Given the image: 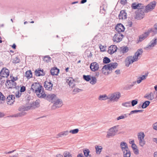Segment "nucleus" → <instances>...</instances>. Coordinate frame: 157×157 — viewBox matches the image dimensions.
Returning <instances> with one entry per match:
<instances>
[{
	"label": "nucleus",
	"instance_id": "nucleus-1",
	"mask_svg": "<svg viewBox=\"0 0 157 157\" xmlns=\"http://www.w3.org/2000/svg\"><path fill=\"white\" fill-rule=\"evenodd\" d=\"M143 52L142 49H140L137 50L134 56H130L127 57L124 60L125 66L128 67L131 64L137 61L139 59V57L142 55Z\"/></svg>",
	"mask_w": 157,
	"mask_h": 157
},
{
	"label": "nucleus",
	"instance_id": "nucleus-2",
	"mask_svg": "<svg viewBox=\"0 0 157 157\" xmlns=\"http://www.w3.org/2000/svg\"><path fill=\"white\" fill-rule=\"evenodd\" d=\"M118 125H116L110 128L107 132L106 137L109 138L115 136L118 130Z\"/></svg>",
	"mask_w": 157,
	"mask_h": 157
},
{
	"label": "nucleus",
	"instance_id": "nucleus-3",
	"mask_svg": "<svg viewBox=\"0 0 157 157\" xmlns=\"http://www.w3.org/2000/svg\"><path fill=\"white\" fill-rule=\"evenodd\" d=\"M120 97L121 94L118 92L111 94L108 96L109 99L111 101H117Z\"/></svg>",
	"mask_w": 157,
	"mask_h": 157
},
{
	"label": "nucleus",
	"instance_id": "nucleus-4",
	"mask_svg": "<svg viewBox=\"0 0 157 157\" xmlns=\"http://www.w3.org/2000/svg\"><path fill=\"white\" fill-rule=\"evenodd\" d=\"M156 2L155 1H153L146 6L145 8V12L147 13L153 10L156 5Z\"/></svg>",
	"mask_w": 157,
	"mask_h": 157
},
{
	"label": "nucleus",
	"instance_id": "nucleus-5",
	"mask_svg": "<svg viewBox=\"0 0 157 157\" xmlns=\"http://www.w3.org/2000/svg\"><path fill=\"white\" fill-rule=\"evenodd\" d=\"M40 88H42L43 87L39 83L35 82L33 83L31 86V89L34 92H39L40 91Z\"/></svg>",
	"mask_w": 157,
	"mask_h": 157
},
{
	"label": "nucleus",
	"instance_id": "nucleus-6",
	"mask_svg": "<svg viewBox=\"0 0 157 157\" xmlns=\"http://www.w3.org/2000/svg\"><path fill=\"white\" fill-rule=\"evenodd\" d=\"M123 37V35L120 33H116L113 37V41L116 43L119 42L122 40Z\"/></svg>",
	"mask_w": 157,
	"mask_h": 157
},
{
	"label": "nucleus",
	"instance_id": "nucleus-7",
	"mask_svg": "<svg viewBox=\"0 0 157 157\" xmlns=\"http://www.w3.org/2000/svg\"><path fill=\"white\" fill-rule=\"evenodd\" d=\"M5 85L7 89H12L16 88L17 83L13 80H7Z\"/></svg>",
	"mask_w": 157,
	"mask_h": 157
},
{
	"label": "nucleus",
	"instance_id": "nucleus-8",
	"mask_svg": "<svg viewBox=\"0 0 157 157\" xmlns=\"http://www.w3.org/2000/svg\"><path fill=\"white\" fill-rule=\"evenodd\" d=\"M157 43V38L156 37L153 39L150 42L149 44L147 46L144 48V49L146 50L151 49L152 47H154Z\"/></svg>",
	"mask_w": 157,
	"mask_h": 157
},
{
	"label": "nucleus",
	"instance_id": "nucleus-9",
	"mask_svg": "<svg viewBox=\"0 0 157 157\" xmlns=\"http://www.w3.org/2000/svg\"><path fill=\"white\" fill-rule=\"evenodd\" d=\"M35 108V106L33 104H30L26 106H22L18 109V110L20 111H27L30 109H32Z\"/></svg>",
	"mask_w": 157,
	"mask_h": 157
},
{
	"label": "nucleus",
	"instance_id": "nucleus-10",
	"mask_svg": "<svg viewBox=\"0 0 157 157\" xmlns=\"http://www.w3.org/2000/svg\"><path fill=\"white\" fill-rule=\"evenodd\" d=\"M151 32H153L152 29H149L147 32L144 33V34L140 35L139 37V41H142L148 36L149 33H151Z\"/></svg>",
	"mask_w": 157,
	"mask_h": 157
},
{
	"label": "nucleus",
	"instance_id": "nucleus-11",
	"mask_svg": "<svg viewBox=\"0 0 157 157\" xmlns=\"http://www.w3.org/2000/svg\"><path fill=\"white\" fill-rule=\"evenodd\" d=\"M62 101L59 99H57L54 102L52 106V109H55L56 108H58L62 106Z\"/></svg>",
	"mask_w": 157,
	"mask_h": 157
},
{
	"label": "nucleus",
	"instance_id": "nucleus-12",
	"mask_svg": "<svg viewBox=\"0 0 157 157\" xmlns=\"http://www.w3.org/2000/svg\"><path fill=\"white\" fill-rule=\"evenodd\" d=\"M145 10H138L136 15V18L140 20L143 18L144 16Z\"/></svg>",
	"mask_w": 157,
	"mask_h": 157
},
{
	"label": "nucleus",
	"instance_id": "nucleus-13",
	"mask_svg": "<svg viewBox=\"0 0 157 157\" xmlns=\"http://www.w3.org/2000/svg\"><path fill=\"white\" fill-rule=\"evenodd\" d=\"M90 67L91 71H95L98 70L99 65L96 62H93L90 64Z\"/></svg>",
	"mask_w": 157,
	"mask_h": 157
},
{
	"label": "nucleus",
	"instance_id": "nucleus-14",
	"mask_svg": "<svg viewBox=\"0 0 157 157\" xmlns=\"http://www.w3.org/2000/svg\"><path fill=\"white\" fill-rule=\"evenodd\" d=\"M0 75L2 77L7 78L9 75V71L8 69L3 68L0 72Z\"/></svg>",
	"mask_w": 157,
	"mask_h": 157
},
{
	"label": "nucleus",
	"instance_id": "nucleus-15",
	"mask_svg": "<svg viewBox=\"0 0 157 157\" xmlns=\"http://www.w3.org/2000/svg\"><path fill=\"white\" fill-rule=\"evenodd\" d=\"M15 96L13 95H11L8 96L6 98V101L8 105H11L13 104L15 101Z\"/></svg>",
	"mask_w": 157,
	"mask_h": 157
},
{
	"label": "nucleus",
	"instance_id": "nucleus-16",
	"mask_svg": "<svg viewBox=\"0 0 157 157\" xmlns=\"http://www.w3.org/2000/svg\"><path fill=\"white\" fill-rule=\"evenodd\" d=\"M125 28L121 24H118L116 26L115 30L118 33L123 32Z\"/></svg>",
	"mask_w": 157,
	"mask_h": 157
},
{
	"label": "nucleus",
	"instance_id": "nucleus-17",
	"mask_svg": "<svg viewBox=\"0 0 157 157\" xmlns=\"http://www.w3.org/2000/svg\"><path fill=\"white\" fill-rule=\"evenodd\" d=\"M66 82L71 88L73 87L75 85V82L73 79L71 77H68L67 78Z\"/></svg>",
	"mask_w": 157,
	"mask_h": 157
},
{
	"label": "nucleus",
	"instance_id": "nucleus-18",
	"mask_svg": "<svg viewBox=\"0 0 157 157\" xmlns=\"http://www.w3.org/2000/svg\"><path fill=\"white\" fill-rule=\"evenodd\" d=\"M40 90L39 92H35L37 96L40 98H44L46 96V95L44 92V89L42 88H40Z\"/></svg>",
	"mask_w": 157,
	"mask_h": 157
},
{
	"label": "nucleus",
	"instance_id": "nucleus-19",
	"mask_svg": "<svg viewBox=\"0 0 157 157\" xmlns=\"http://www.w3.org/2000/svg\"><path fill=\"white\" fill-rule=\"evenodd\" d=\"M106 65L108 67V69L110 71L112 69L116 68L118 66V63H110Z\"/></svg>",
	"mask_w": 157,
	"mask_h": 157
},
{
	"label": "nucleus",
	"instance_id": "nucleus-20",
	"mask_svg": "<svg viewBox=\"0 0 157 157\" xmlns=\"http://www.w3.org/2000/svg\"><path fill=\"white\" fill-rule=\"evenodd\" d=\"M45 73L43 69H38L35 71V74L37 76H43L45 75Z\"/></svg>",
	"mask_w": 157,
	"mask_h": 157
},
{
	"label": "nucleus",
	"instance_id": "nucleus-21",
	"mask_svg": "<svg viewBox=\"0 0 157 157\" xmlns=\"http://www.w3.org/2000/svg\"><path fill=\"white\" fill-rule=\"evenodd\" d=\"M117 49V48L116 45H111L109 48L108 52L109 53L112 54L116 51Z\"/></svg>",
	"mask_w": 157,
	"mask_h": 157
},
{
	"label": "nucleus",
	"instance_id": "nucleus-22",
	"mask_svg": "<svg viewBox=\"0 0 157 157\" xmlns=\"http://www.w3.org/2000/svg\"><path fill=\"white\" fill-rule=\"evenodd\" d=\"M52 86L53 84L51 83L50 81L49 82L45 81L44 82V86L46 88V90H51L52 89Z\"/></svg>",
	"mask_w": 157,
	"mask_h": 157
},
{
	"label": "nucleus",
	"instance_id": "nucleus-23",
	"mask_svg": "<svg viewBox=\"0 0 157 157\" xmlns=\"http://www.w3.org/2000/svg\"><path fill=\"white\" fill-rule=\"evenodd\" d=\"M69 133V132L68 130L61 132L56 135V138H58L62 136H66L68 135Z\"/></svg>",
	"mask_w": 157,
	"mask_h": 157
},
{
	"label": "nucleus",
	"instance_id": "nucleus-24",
	"mask_svg": "<svg viewBox=\"0 0 157 157\" xmlns=\"http://www.w3.org/2000/svg\"><path fill=\"white\" fill-rule=\"evenodd\" d=\"M119 18L120 19H125L127 18V13L125 10H122L120 11L119 15Z\"/></svg>",
	"mask_w": 157,
	"mask_h": 157
},
{
	"label": "nucleus",
	"instance_id": "nucleus-25",
	"mask_svg": "<svg viewBox=\"0 0 157 157\" xmlns=\"http://www.w3.org/2000/svg\"><path fill=\"white\" fill-rule=\"evenodd\" d=\"M148 73H146L144 75L141 77H140L138 78V80L136 82L138 84L140 83L142 80L145 79L148 75Z\"/></svg>",
	"mask_w": 157,
	"mask_h": 157
},
{
	"label": "nucleus",
	"instance_id": "nucleus-26",
	"mask_svg": "<svg viewBox=\"0 0 157 157\" xmlns=\"http://www.w3.org/2000/svg\"><path fill=\"white\" fill-rule=\"evenodd\" d=\"M50 72L51 75H57L59 72V70L56 67H54L51 69Z\"/></svg>",
	"mask_w": 157,
	"mask_h": 157
},
{
	"label": "nucleus",
	"instance_id": "nucleus-27",
	"mask_svg": "<svg viewBox=\"0 0 157 157\" xmlns=\"http://www.w3.org/2000/svg\"><path fill=\"white\" fill-rule=\"evenodd\" d=\"M144 98L148 100H152L154 98V95L152 92H151L149 94H146L144 96Z\"/></svg>",
	"mask_w": 157,
	"mask_h": 157
},
{
	"label": "nucleus",
	"instance_id": "nucleus-28",
	"mask_svg": "<svg viewBox=\"0 0 157 157\" xmlns=\"http://www.w3.org/2000/svg\"><path fill=\"white\" fill-rule=\"evenodd\" d=\"M128 48L127 46H123L120 48V52L121 54H124L128 52Z\"/></svg>",
	"mask_w": 157,
	"mask_h": 157
},
{
	"label": "nucleus",
	"instance_id": "nucleus-29",
	"mask_svg": "<svg viewBox=\"0 0 157 157\" xmlns=\"http://www.w3.org/2000/svg\"><path fill=\"white\" fill-rule=\"evenodd\" d=\"M123 153L124 157H130L131 155V152L128 149H125L122 151Z\"/></svg>",
	"mask_w": 157,
	"mask_h": 157
},
{
	"label": "nucleus",
	"instance_id": "nucleus-30",
	"mask_svg": "<svg viewBox=\"0 0 157 157\" xmlns=\"http://www.w3.org/2000/svg\"><path fill=\"white\" fill-rule=\"evenodd\" d=\"M120 146L122 151L128 149L127 143L124 142H121Z\"/></svg>",
	"mask_w": 157,
	"mask_h": 157
},
{
	"label": "nucleus",
	"instance_id": "nucleus-31",
	"mask_svg": "<svg viewBox=\"0 0 157 157\" xmlns=\"http://www.w3.org/2000/svg\"><path fill=\"white\" fill-rule=\"evenodd\" d=\"M95 149L97 154L99 155L100 154L103 148L101 146L96 145L95 146Z\"/></svg>",
	"mask_w": 157,
	"mask_h": 157
},
{
	"label": "nucleus",
	"instance_id": "nucleus-32",
	"mask_svg": "<svg viewBox=\"0 0 157 157\" xmlns=\"http://www.w3.org/2000/svg\"><path fill=\"white\" fill-rule=\"evenodd\" d=\"M25 76L28 79H29L32 77V73L30 70L27 71L25 72Z\"/></svg>",
	"mask_w": 157,
	"mask_h": 157
},
{
	"label": "nucleus",
	"instance_id": "nucleus-33",
	"mask_svg": "<svg viewBox=\"0 0 157 157\" xmlns=\"http://www.w3.org/2000/svg\"><path fill=\"white\" fill-rule=\"evenodd\" d=\"M56 97V95L54 94H48L47 96V99L48 100L50 101L55 99Z\"/></svg>",
	"mask_w": 157,
	"mask_h": 157
},
{
	"label": "nucleus",
	"instance_id": "nucleus-34",
	"mask_svg": "<svg viewBox=\"0 0 157 157\" xmlns=\"http://www.w3.org/2000/svg\"><path fill=\"white\" fill-rule=\"evenodd\" d=\"M84 155L86 157H91V155L89 153L90 151L89 149H86L83 150Z\"/></svg>",
	"mask_w": 157,
	"mask_h": 157
},
{
	"label": "nucleus",
	"instance_id": "nucleus-35",
	"mask_svg": "<svg viewBox=\"0 0 157 157\" xmlns=\"http://www.w3.org/2000/svg\"><path fill=\"white\" fill-rule=\"evenodd\" d=\"M26 114L25 112H21V113H16L14 114V117H21L23 116H25Z\"/></svg>",
	"mask_w": 157,
	"mask_h": 157
},
{
	"label": "nucleus",
	"instance_id": "nucleus-36",
	"mask_svg": "<svg viewBox=\"0 0 157 157\" xmlns=\"http://www.w3.org/2000/svg\"><path fill=\"white\" fill-rule=\"evenodd\" d=\"M91 80L90 82V83L93 85L95 84L97 81V79L95 76H92L91 77Z\"/></svg>",
	"mask_w": 157,
	"mask_h": 157
},
{
	"label": "nucleus",
	"instance_id": "nucleus-37",
	"mask_svg": "<svg viewBox=\"0 0 157 157\" xmlns=\"http://www.w3.org/2000/svg\"><path fill=\"white\" fill-rule=\"evenodd\" d=\"M145 137V135L143 132H140L138 134V137L139 140L144 139Z\"/></svg>",
	"mask_w": 157,
	"mask_h": 157
},
{
	"label": "nucleus",
	"instance_id": "nucleus-38",
	"mask_svg": "<svg viewBox=\"0 0 157 157\" xmlns=\"http://www.w3.org/2000/svg\"><path fill=\"white\" fill-rule=\"evenodd\" d=\"M107 99H109L108 96L106 95H101L98 98V99L100 100H105Z\"/></svg>",
	"mask_w": 157,
	"mask_h": 157
},
{
	"label": "nucleus",
	"instance_id": "nucleus-39",
	"mask_svg": "<svg viewBox=\"0 0 157 157\" xmlns=\"http://www.w3.org/2000/svg\"><path fill=\"white\" fill-rule=\"evenodd\" d=\"M150 101H145L142 105V107L143 109L146 108L150 104Z\"/></svg>",
	"mask_w": 157,
	"mask_h": 157
},
{
	"label": "nucleus",
	"instance_id": "nucleus-40",
	"mask_svg": "<svg viewBox=\"0 0 157 157\" xmlns=\"http://www.w3.org/2000/svg\"><path fill=\"white\" fill-rule=\"evenodd\" d=\"M51 59L49 56H47L44 57L43 60L45 62L48 63L50 61Z\"/></svg>",
	"mask_w": 157,
	"mask_h": 157
},
{
	"label": "nucleus",
	"instance_id": "nucleus-41",
	"mask_svg": "<svg viewBox=\"0 0 157 157\" xmlns=\"http://www.w3.org/2000/svg\"><path fill=\"white\" fill-rule=\"evenodd\" d=\"M91 77L90 75H83V78L86 81L88 82L91 80Z\"/></svg>",
	"mask_w": 157,
	"mask_h": 157
},
{
	"label": "nucleus",
	"instance_id": "nucleus-42",
	"mask_svg": "<svg viewBox=\"0 0 157 157\" xmlns=\"http://www.w3.org/2000/svg\"><path fill=\"white\" fill-rule=\"evenodd\" d=\"M109 70L106 65H105L102 68L101 71L104 74L106 73V71Z\"/></svg>",
	"mask_w": 157,
	"mask_h": 157
},
{
	"label": "nucleus",
	"instance_id": "nucleus-43",
	"mask_svg": "<svg viewBox=\"0 0 157 157\" xmlns=\"http://www.w3.org/2000/svg\"><path fill=\"white\" fill-rule=\"evenodd\" d=\"M122 105L127 107H131V103L130 101L123 103L122 104Z\"/></svg>",
	"mask_w": 157,
	"mask_h": 157
},
{
	"label": "nucleus",
	"instance_id": "nucleus-44",
	"mask_svg": "<svg viewBox=\"0 0 157 157\" xmlns=\"http://www.w3.org/2000/svg\"><path fill=\"white\" fill-rule=\"evenodd\" d=\"M138 7L137 9L138 10H145V7L144 5L141 4H138Z\"/></svg>",
	"mask_w": 157,
	"mask_h": 157
},
{
	"label": "nucleus",
	"instance_id": "nucleus-45",
	"mask_svg": "<svg viewBox=\"0 0 157 157\" xmlns=\"http://www.w3.org/2000/svg\"><path fill=\"white\" fill-rule=\"evenodd\" d=\"M63 155L64 157H72L71 154L68 151H65L63 153Z\"/></svg>",
	"mask_w": 157,
	"mask_h": 157
},
{
	"label": "nucleus",
	"instance_id": "nucleus-46",
	"mask_svg": "<svg viewBox=\"0 0 157 157\" xmlns=\"http://www.w3.org/2000/svg\"><path fill=\"white\" fill-rule=\"evenodd\" d=\"M110 62V59L107 57H105L103 59V62L104 63H108Z\"/></svg>",
	"mask_w": 157,
	"mask_h": 157
},
{
	"label": "nucleus",
	"instance_id": "nucleus-47",
	"mask_svg": "<svg viewBox=\"0 0 157 157\" xmlns=\"http://www.w3.org/2000/svg\"><path fill=\"white\" fill-rule=\"evenodd\" d=\"M79 131V130L78 128H76L73 130H71L69 131V133H71L72 134H75L77 133Z\"/></svg>",
	"mask_w": 157,
	"mask_h": 157
},
{
	"label": "nucleus",
	"instance_id": "nucleus-48",
	"mask_svg": "<svg viewBox=\"0 0 157 157\" xmlns=\"http://www.w3.org/2000/svg\"><path fill=\"white\" fill-rule=\"evenodd\" d=\"M139 143L140 145L142 147H143L145 144V141L144 139L139 140Z\"/></svg>",
	"mask_w": 157,
	"mask_h": 157
},
{
	"label": "nucleus",
	"instance_id": "nucleus-49",
	"mask_svg": "<svg viewBox=\"0 0 157 157\" xmlns=\"http://www.w3.org/2000/svg\"><path fill=\"white\" fill-rule=\"evenodd\" d=\"M154 29H153L152 28H150V29H152L153 31V32H151L155 33H157V23H156L154 25Z\"/></svg>",
	"mask_w": 157,
	"mask_h": 157
},
{
	"label": "nucleus",
	"instance_id": "nucleus-50",
	"mask_svg": "<svg viewBox=\"0 0 157 157\" xmlns=\"http://www.w3.org/2000/svg\"><path fill=\"white\" fill-rule=\"evenodd\" d=\"M86 53L87 54V56L88 57L91 58L92 56L93 55L90 50H86L85 52V53Z\"/></svg>",
	"mask_w": 157,
	"mask_h": 157
},
{
	"label": "nucleus",
	"instance_id": "nucleus-51",
	"mask_svg": "<svg viewBox=\"0 0 157 157\" xmlns=\"http://www.w3.org/2000/svg\"><path fill=\"white\" fill-rule=\"evenodd\" d=\"M131 7L132 9L136 10L137 9L138 5V4L137 5L135 3H133L132 4Z\"/></svg>",
	"mask_w": 157,
	"mask_h": 157
},
{
	"label": "nucleus",
	"instance_id": "nucleus-52",
	"mask_svg": "<svg viewBox=\"0 0 157 157\" xmlns=\"http://www.w3.org/2000/svg\"><path fill=\"white\" fill-rule=\"evenodd\" d=\"M132 106H134L135 105H136L138 103V101L137 100H132L131 102Z\"/></svg>",
	"mask_w": 157,
	"mask_h": 157
},
{
	"label": "nucleus",
	"instance_id": "nucleus-53",
	"mask_svg": "<svg viewBox=\"0 0 157 157\" xmlns=\"http://www.w3.org/2000/svg\"><path fill=\"white\" fill-rule=\"evenodd\" d=\"M21 93L18 91L15 93L16 97L17 98H19L21 96Z\"/></svg>",
	"mask_w": 157,
	"mask_h": 157
},
{
	"label": "nucleus",
	"instance_id": "nucleus-54",
	"mask_svg": "<svg viewBox=\"0 0 157 157\" xmlns=\"http://www.w3.org/2000/svg\"><path fill=\"white\" fill-rule=\"evenodd\" d=\"M6 99V97L5 96L2 94L0 92V100H2V101H4Z\"/></svg>",
	"mask_w": 157,
	"mask_h": 157
},
{
	"label": "nucleus",
	"instance_id": "nucleus-55",
	"mask_svg": "<svg viewBox=\"0 0 157 157\" xmlns=\"http://www.w3.org/2000/svg\"><path fill=\"white\" fill-rule=\"evenodd\" d=\"M82 90L80 89L76 88H75L73 90V92L74 93V94H75L79 92L80 90Z\"/></svg>",
	"mask_w": 157,
	"mask_h": 157
},
{
	"label": "nucleus",
	"instance_id": "nucleus-56",
	"mask_svg": "<svg viewBox=\"0 0 157 157\" xmlns=\"http://www.w3.org/2000/svg\"><path fill=\"white\" fill-rule=\"evenodd\" d=\"M26 90L25 87L24 86H21L20 89V92L21 93L24 92Z\"/></svg>",
	"mask_w": 157,
	"mask_h": 157
},
{
	"label": "nucleus",
	"instance_id": "nucleus-57",
	"mask_svg": "<svg viewBox=\"0 0 157 157\" xmlns=\"http://www.w3.org/2000/svg\"><path fill=\"white\" fill-rule=\"evenodd\" d=\"M153 128L156 130H157V122L155 123L152 125Z\"/></svg>",
	"mask_w": 157,
	"mask_h": 157
},
{
	"label": "nucleus",
	"instance_id": "nucleus-58",
	"mask_svg": "<svg viewBox=\"0 0 157 157\" xmlns=\"http://www.w3.org/2000/svg\"><path fill=\"white\" fill-rule=\"evenodd\" d=\"M132 147L133 150H134L137 148V146L134 143H133L132 144Z\"/></svg>",
	"mask_w": 157,
	"mask_h": 157
},
{
	"label": "nucleus",
	"instance_id": "nucleus-59",
	"mask_svg": "<svg viewBox=\"0 0 157 157\" xmlns=\"http://www.w3.org/2000/svg\"><path fill=\"white\" fill-rule=\"evenodd\" d=\"M133 150L134 154L136 155H138L139 154V150L137 148L134 150Z\"/></svg>",
	"mask_w": 157,
	"mask_h": 157
},
{
	"label": "nucleus",
	"instance_id": "nucleus-60",
	"mask_svg": "<svg viewBox=\"0 0 157 157\" xmlns=\"http://www.w3.org/2000/svg\"><path fill=\"white\" fill-rule=\"evenodd\" d=\"M127 2V0H121L120 3L122 5H124Z\"/></svg>",
	"mask_w": 157,
	"mask_h": 157
},
{
	"label": "nucleus",
	"instance_id": "nucleus-61",
	"mask_svg": "<svg viewBox=\"0 0 157 157\" xmlns=\"http://www.w3.org/2000/svg\"><path fill=\"white\" fill-rule=\"evenodd\" d=\"M136 113H137L136 110H132V111H131L129 113H128V115L130 116L132 114Z\"/></svg>",
	"mask_w": 157,
	"mask_h": 157
},
{
	"label": "nucleus",
	"instance_id": "nucleus-62",
	"mask_svg": "<svg viewBox=\"0 0 157 157\" xmlns=\"http://www.w3.org/2000/svg\"><path fill=\"white\" fill-rule=\"evenodd\" d=\"M0 81L1 82V83L0 84L2 85H3L5 82V80H4L2 79V78H1L0 79Z\"/></svg>",
	"mask_w": 157,
	"mask_h": 157
},
{
	"label": "nucleus",
	"instance_id": "nucleus-63",
	"mask_svg": "<svg viewBox=\"0 0 157 157\" xmlns=\"http://www.w3.org/2000/svg\"><path fill=\"white\" fill-rule=\"evenodd\" d=\"M124 119V117L123 116V115H121L117 117V120H119L120 119Z\"/></svg>",
	"mask_w": 157,
	"mask_h": 157
},
{
	"label": "nucleus",
	"instance_id": "nucleus-64",
	"mask_svg": "<svg viewBox=\"0 0 157 157\" xmlns=\"http://www.w3.org/2000/svg\"><path fill=\"white\" fill-rule=\"evenodd\" d=\"M128 24L129 27H131L132 26V21L128 22Z\"/></svg>",
	"mask_w": 157,
	"mask_h": 157
}]
</instances>
